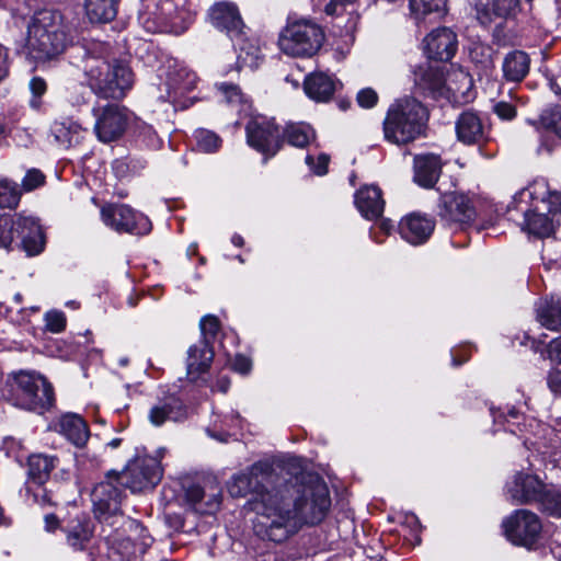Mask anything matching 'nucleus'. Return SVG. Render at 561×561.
<instances>
[{"label":"nucleus","mask_w":561,"mask_h":561,"mask_svg":"<svg viewBox=\"0 0 561 561\" xmlns=\"http://www.w3.org/2000/svg\"><path fill=\"white\" fill-rule=\"evenodd\" d=\"M214 359V350L211 345L199 341L187 350L186 369L187 375L196 380L202 374L206 373Z\"/></svg>","instance_id":"nucleus-31"},{"label":"nucleus","mask_w":561,"mask_h":561,"mask_svg":"<svg viewBox=\"0 0 561 561\" xmlns=\"http://www.w3.org/2000/svg\"><path fill=\"white\" fill-rule=\"evenodd\" d=\"M547 385L551 392L561 396V370L551 369L547 376Z\"/></svg>","instance_id":"nucleus-57"},{"label":"nucleus","mask_w":561,"mask_h":561,"mask_svg":"<svg viewBox=\"0 0 561 561\" xmlns=\"http://www.w3.org/2000/svg\"><path fill=\"white\" fill-rule=\"evenodd\" d=\"M188 18L186 0H160L156 12L139 14V22L149 33L178 32Z\"/></svg>","instance_id":"nucleus-8"},{"label":"nucleus","mask_w":561,"mask_h":561,"mask_svg":"<svg viewBox=\"0 0 561 561\" xmlns=\"http://www.w3.org/2000/svg\"><path fill=\"white\" fill-rule=\"evenodd\" d=\"M528 201L536 202L537 208L546 209L553 216L561 211V193L551 191L545 181H535L515 195L516 203L527 205Z\"/></svg>","instance_id":"nucleus-22"},{"label":"nucleus","mask_w":561,"mask_h":561,"mask_svg":"<svg viewBox=\"0 0 561 561\" xmlns=\"http://www.w3.org/2000/svg\"><path fill=\"white\" fill-rule=\"evenodd\" d=\"M549 354L553 359L561 363V336L550 342Z\"/></svg>","instance_id":"nucleus-61"},{"label":"nucleus","mask_w":561,"mask_h":561,"mask_svg":"<svg viewBox=\"0 0 561 561\" xmlns=\"http://www.w3.org/2000/svg\"><path fill=\"white\" fill-rule=\"evenodd\" d=\"M434 228L433 219L419 214L409 215L399 224V232L402 239L414 245L426 242Z\"/></svg>","instance_id":"nucleus-27"},{"label":"nucleus","mask_w":561,"mask_h":561,"mask_svg":"<svg viewBox=\"0 0 561 561\" xmlns=\"http://www.w3.org/2000/svg\"><path fill=\"white\" fill-rule=\"evenodd\" d=\"M131 531L137 536L136 542L144 541L147 536H150L148 530L140 523H131Z\"/></svg>","instance_id":"nucleus-62"},{"label":"nucleus","mask_w":561,"mask_h":561,"mask_svg":"<svg viewBox=\"0 0 561 561\" xmlns=\"http://www.w3.org/2000/svg\"><path fill=\"white\" fill-rule=\"evenodd\" d=\"M164 448H160L156 456H137L130 460L119 473L122 485L133 493L153 489L162 479L163 468L161 458Z\"/></svg>","instance_id":"nucleus-7"},{"label":"nucleus","mask_w":561,"mask_h":561,"mask_svg":"<svg viewBox=\"0 0 561 561\" xmlns=\"http://www.w3.org/2000/svg\"><path fill=\"white\" fill-rule=\"evenodd\" d=\"M221 489L215 482L204 485L193 483L185 489V500L192 510L202 515L216 513L221 504Z\"/></svg>","instance_id":"nucleus-18"},{"label":"nucleus","mask_w":561,"mask_h":561,"mask_svg":"<svg viewBox=\"0 0 561 561\" xmlns=\"http://www.w3.org/2000/svg\"><path fill=\"white\" fill-rule=\"evenodd\" d=\"M324 33L314 22L296 21L280 33L278 46L280 50L293 57H311L322 46Z\"/></svg>","instance_id":"nucleus-6"},{"label":"nucleus","mask_w":561,"mask_h":561,"mask_svg":"<svg viewBox=\"0 0 561 561\" xmlns=\"http://www.w3.org/2000/svg\"><path fill=\"white\" fill-rule=\"evenodd\" d=\"M445 80L443 69L439 66L425 64L414 71L415 85L423 92L433 95L443 94Z\"/></svg>","instance_id":"nucleus-33"},{"label":"nucleus","mask_w":561,"mask_h":561,"mask_svg":"<svg viewBox=\"0 0 561 561\" xmlns=\"http://www.w3.org/2000/svg\"><path fill=\"white\" fill-rule=\"evenodd\" d=\"M152 542L153 539L151 536H147L145 540L140 542H136V539L131 537H126L117 542V551L123 558L129 560L138 554H144Z\"/></svg>","instance_id":"nucleus-42"},{"label":"nucleus","mask_w":561,"mask_h":561,"mask_svg":"<svg viewBox=\"0 0 561 561\" xmlns=\"http://www.w3.org/2000/svg\"><path fill=\"white\" fill-rule=\"evenodd\" d=\"M66 328V318H45L44 329L51 333H60Z\"/></svg>","instance_id":"nucleus-58"},{"label":"nucleus","mask_w":561,"mask_h":561,"mask_svg":"<svg viewBox=\"0 0 561 561\" xmlns=\"http://www.w3.org/2000/svg\"><path fill=\"white\" fill-rule=\"evenodd\" d=\"M21 198V191L18 184L8 180L0 181V207L14 208Z\"/></svg>","instance_id":"nucleus-44"},{"label":"nucleus","mask_w":561,"mask_h":561,"mask_svg":"<svg viewBox=\"0 0 561 561\" xmlns=\"http://www.w3.org/2000/svg\"><path fill=\"white\" fill-rule=\"evenodd\" d=\"M57 458L47 455H32L27 461L28 480L26 484H34V486H43L49 479L50 472L55 468Z\"/></svg>","instance_id":"nucleus-35"},{"label":"nucleus","mask_w":561,"mask_h":561,"mask_svg":"<svg viewBox=\"0 0 561 561\" xmlns=\"http://www.w3.org/2000/svg\"><path fill=\"white\" fill-rule=\"evenodd\" d=\"M442 168L443 162L438 154H416L413 160V180L424 188H432L440 176Z\"/></svg>","instance_id":"nucleus-26"},{"label":"nucleus","mask_w":561,"mask_h":561,"mask_svg":"<svg viewBox=\"0 0 561 561\" xmlns=\"http://www.w3.org/2000/svg\"><path fill=\"white\" fill-rule=\"evenodd\" d=\"M456 135L465 145H481L486 140V130L480 114L473 110H466L458 116Z\"/></svg>","instance_id":"nucleus-24"},{"label":"nucleus","mask_w":561,"mask_h":561,"mask_svg":"<svg viewBox=\"0 0 561 561\" xmlns=\"http://www.w3.org/2000/svg\"><path fill=\"white\" fill-rule=\"evenodd\" d=\"M16 241L15 217L0 216V247L9 248Z\"/></svg>","instance_id":"nucleus-47"},{"label":"nucleus","mask_w":561,"mask_h":561,"mask_svg":"<svg viewBox=\"0 0 561 561\" xmlns=\"http://www.w3.org/2000/svg\"><path fill=\"white\" fill-rule=\"evenodd\" d=\"M44 522L47 531H55L59 527V519L55 514L45 515Z\"/></svg>","instance_id":"nucleus-63"},{"label":"nucleus","mask_w":561,"mask_h":561,"mask_svg":"<svg viewBox=\"0 0 561 561\" xmlns=\"http://www.w3.org/2000/svg\"><path fill=\"white\" fill-rule=\"evenodd\" d=\"M83 131L77 123L70 121H56L50 127V133L56 142L65 148L78 145L81 141Z\"/></svg>","instance_id":"nucleus-38"},{"label":"nucleus","mask_w":561,"mask_h":561,"mask_svg":"<svg viewBox=\"0 0 561 561\" xmlns=\"http://www.w3.org/2000/svg\"><path fill=\"white\" fill-rule=\"evenodd\" d=\"M33 485L26 484V493L32 499V502L41 506H51L54 503L50 492L43 486H35L34 489Z\"/></svg>","instance_id":"nucleus-49"},{"label":"nucleus","mask_w":561,"mask_h":561,"mask_svg":"<svg viewBox=\"0 0 561 561\" xmlns=\"http://www.w3.org/2000/svg\"><path fill=\"white\" fill-rule=\"evenodd\" d=\"M30 89L33 94V99L31 100V106L34 108H38L41 106V96L45 94L47 90V84L44 79L39 77H34L30 81Z\"/></svg>","instance_id":"nucleus-51"},{"label":"nucleus","mask_w":561,"mask_h":561,"mask_svg":"<svg viewBox=\"0 0 561 561\" xmlns=\"http://www.w3.org/2000/svg\"><path fill=\"white\" fill-rule=\"evenodd\" d=\"M438 216L447 226L468 225L476 217V209L469 196L451 192L443 194L438 204Z\"/></svg>","instance_id":"nucleus-16"},{"label":"nucleus","mask_w":561,"mask_h":561,"mask_svg":"<svg viewBox=\"0 0 561 561\" xmlns=\"http://www.w3.org/2000/svg\"><path fill=\"white\" fill-rule=\"evenodd\" d=\"M118 471L110 470L105 479L99 482L92 491L94 513L101 520L116 516L121 512V503L124 490Z\"/></svg>","instance_id":"nucleus-11"},{"label":"nucleus","mask_w":561,"mask_h":561,"mask_svg":"<svg viewBox=\"0 0 561 561\" xmlns=\"http://www.w3.org/2000/svg\"><path fill=\"white\" fill-rule=\"evenodd\" d=\"M428 118L426 107L414 98L396 101L383 121L386 140L396 145L411 142L423 135Z\"/></svg>","instance_id":"nucleus-3"},{"label":"nucleus","mask_w":561,"mask_h":561,"mask_svg":"<svg viewBox=\"0 0 561 561\" xmlns=\"http://www.w3.org/2000/svg\"><path fill=\"white\" fill-rule=\"evenodd\" d=\"M513 207L524 215L523 230L538 238L550 237L554 231L553 215L546 209L537 208L536 202L528 201V204L512 202Z\"/></svg>","instance_id":"nucleus-17"},{"label":"nucleus","mask_w":561,"mask_h":561,"mask_svg":"<svg viewBox=\"0 0 561 561\" xmlns=\"http://www.w3.org/2000/svg\"><path fill=\"white\" fill-rule=\"evenodd\" d=\"M529 56L523 50H513L503 60V76L507 81L520 82L529 72Z\"/></svg>","instance_id":"nucleus-36"},{"label":"nucleus","mask_w":561,"mask_h":561,"mask_svg":"<svg viewBox=\"0 0 561 561\" xmlns=\"http://www.w3.org/2000/svg\"><path fill=\"white\" fill-rule=\"evenodd\" d=\"M92 115L94 117V134L99 141L103 144L121 139L127 130L130 121L127 107L116 103L94 107Z\"/></svg>","instance_id":"nucleus-9"},{"label":"nucleus","mask_w":561,"mask_h":561,"mask_svg":"<svg viewBox=\"0 0 561 561\" xmlns=\"http://www.w3.org/2000/svg\"><path fill=\"white\" fill-rule=\"evenodd\" d=\"M356 100L359 106L370 108L376 105L378 95L371 88H365L357 93Z\"/></svg>","instance_id":"nucleus-54"},{"label":"nucleus","mask_w":561,"mask_h":561,"mask_svg":"<svg viewBox=\"0 0 561 561\" xmlns=\"http://www.w3.org/2000/svg\"><path fill=\"white\" fill-rule=\"evenodd\" d=\"M94 530V523L85 515H77L62 528L67 546L73 551H87L88 561H94L91 550Z\"/></svg>","instance_id":"nucleus-19"},{"label":"nucleus","mask_w":561,"mask_h":561,"mask_svg":"<svg viewBox=\"0 0 561 561\" xmlns=\"http://www.w3.org/2000/svg\"><path fill=\"white\" fill-rule=\"evenodd\" d=\"M81 69L93 93L103 99L121 100L134 83V73L124 62L107 61L88 53L81 60Z\"/></svg>","instance_id":"nucleus-2"},{"label":"nucleus","mask_w":561,"mask_h":561,"mask_svg":"<svg viewBox=\"0 0 561 561\" xmlns=\"http://www.w3.org/2000/svg\"><path fill=\"white\" fill-rule=\"evenodd\" d=\"M45 181L44 174L37 169H31L26 172L22 185L25 191H32L41 186Z\"/></svg>","instance_id":"nucleus-53"},{"label":"nucleus","mask_w":561,"mask_h":561,"mask_svg":"<svg viewBox=\"0 0 561 561\" xmlns=\"http://www.w3.org/2000/svg\"><path fill=\"white\" fill-rule=\"evenodd\" d=\"M304 89L310 99L327 102L335 91V81L324 72H313L306 77Z\"/></svg>","instance_id":"nucleus-34"},{"label":"nucleus","mask_w":561,"mask_h":561,"mask_svg":"<svg viewBox=\"0 0 561 561\" xmlns=\"http://www.w3.org/2000/svg\"><path fill=\"white\" fill-rule=\"evenodd\" d=\"M216 88L225 102L228 105L236 107L239 114L249 113L251 103L238 84L231 82H221L216 83Z\"/></svg>","instance_id":"nucleus-39"},{"label":"nucleus","mask_w":561,"mask_h":561,"mask_svg":"<svg viewBox=\"0 0 561 561\" xmlns=\"http://www.w3.org/2000/svg\"><path fill=\"white\" fill-rule=\"evenodd\" d=\"M538 316H561V298L551 296L538 308Z\"/></svg>","instance_id":"nucleus-52"},{"label":"nucleus","mask_w":561,"mask_h":561,"mask_svg":"<svg viewBox=\"0 0 561 561\" xmlns=\"http://www.w3.org/2000/svg\"><path fill=\"white\" fill-rule=\"evenodd\" d=\"M67 45V33L61 15L54 11L35 14L27 28L26 48L35 60H48L61 54Z\"/></svg>","instance_id":"nucleus-4"},{"label":"nucleus","mask_w":561,"mask_h":561,"mask_svg":"<svg viewBox=\"0 0 561 561\" xmlns=\"http://www.w3.org/2000/svg\"><path fill=\"white\" fill-rule=\"evenodd\" d=\"M232 497H245L255 513L254 533L264 540L283 542L302 525H318L328 515L331 499L318 476L284 478L268 461H256L233 474L228 484Z\"/></svg>","instance_id":"nucleus-1"},{"label":"nucleus","mask_w":561,"mask_h":561,"mask_svg":"<svg viewBox=\"0 0 561 561\" xmlns=\"http://www.w3.org/2000/svg\"><path fill=\"white\" fill-rule=\"evenodd\" d=\"M84 9L92 23H107L116 16L114 0H85Z\"/></svg>","instance_id":"nucleus-40"},{"label":"nucleus","mask_w":561,"mask_h":561,"mask_svg":"<svg viewBox=\"0 0 561 561\" xmlns=\"http://www.w3.org/2000/svg\"><path fill=\"white\" fill-rule=\"evenodd\" d=\"M198 150L213 153L221 147V138L214 131L208 129H197L194 134Z\"/></svg>","instance_id":"nucleus-43"},{"label":"nucleus","mask_w":561,"mask_h":561,"mask_svg":"<svg viewBox=\"0 0 561 561\" xmlns=\"http://www.w3.org/2000/svg\"><path fill=\"white\" fill-rule=\"evenodd\" d=\"M251 360L243 355H237L232 363V368L243 375L251 370Z\"/></svg>","instance_id":"nucleus-59"},{"label":"nucleus","mask_w":561,"mask_h":561,"mask_svg":"<svg viewBox=\"0 0 561 561\" xmlns=\"http://www.w3.org/2000/svg\"><path fill=\"white\" fill-rule=\"evenodd\" d=\"M105 226L119 233L146 234L151 230L150 220L124 204H106L101 208Z\"/></svg>","instance_id":"nucleus-12"},{"label":"nucleus","mask_w":561,"mask_h":561,"mask_svg":"<svg viewBox=\"0 0 561 561\" xmlns=\"http://www.w3.org/2000/svg\"><path fill=\"white\" fill-rule=\"evenodd\" d=\"M505 537L516 546L531 549L538 541L542 524L537 514L528 510H516L502 522Z\"/></svg>","instance_id":"nucleus-10"},{"label":"nucleus","mask_w":561,"mask_h":561,"mask_svg":"<svg viewBox=\"0 0 561 561\" xmlns=\"http://www.w3.org/2000/svg\"><path fill=\"white\" fill-rule=\"evenodd\" d=\"M197 83V76L184 66H169L165 79L167 101L176 102L185 93L192 91Z\"/></svg>","instance_id":"nucleus-25"},{"label":"nucleus","mask_w":561,"mask_h":561,"mask_svg":"<svg viewBox=\"0 0 561 561\" xmlns=\"http://www.w3.org/2000/svg\"><path fill=\"white\" fill-rule=\"evenodd\" d=\"M355 205L365 218H379L385 206L380 188L375 185L362 187L355 194Z\"/></svg>","instance_id":"nucleus-30"},{"label":"nucleus","mask_w":561,"mask_h":561,"mask_svg":"<svg viewBox=\"0 0 561 561\" xmlns=\"http://www.w3.org/2000/svg\"><path fill=\"white\" fill-rule=\"evenodd\" d=\"M539 504L547 514L561 518V492L545 489Z\"/></svg>","instance_id":"nucleus-45"},{"label":"nucleus","mask_w":561,"mask_h":561,"mask_svg":"<svg viewBox=\"0 0 561 561\" xmlns=\"http://www.w3.org/2000/svg\"><path fill=\"white\" fill-rule=\"evenodd\" d=\"M444 90L457 103H468L474 99L472 77L461 68L453 69L448 73Z\"/></svg>","instance_id":"nucleus-29"},{"label":"nucleus","mask_w":561,"mask_h":561,"mask_svg":"<svg viewBox=\"0 0 561 561\" xmlns=\"http://www.w3.org/2000/svg\"><path fill=\"white\" fill-rule=\"evenodd\" d=\"M477 19L483 25L492 22V16L499 18H515L520 11L519 0H493L490 2H482L477 0L474 2Z\"/></svg>","instance_id":"nucleus-28"},{"label":"nucleus","mask_w":561,"mask_h":561,"mask_svg":"<svg viewBox=\"0 0 561 561\" xmlns=\"http://www.w3.org/2000/svg\"><path fill=\"white\" fill-rule=\"evenodd\" d=\"M540 123L561 138V107L545 110L540 115Z\"/></svg>","instance_id":"nucleus-48"},{"label":"nucleus","mask_w":561,"mask_h":561,"mask_svg":"<svg viewBox=\"0 0 561 561\" xmlns=\"http://www.w3.org/2000/svg\"><path fill=\"white\" fill-rule=\"evenodd\" d=\"M495 114L502 119H513L516 116V108L513 104L500 101L493 107Z\"/></svg>","instance_id":"nucleus-56"},{"label":"nucleus","mask_w":561,"mask_h":561,"mask_svg":"<svg viewBox=\"0 0 561 561\" xmlns=\"http://www.w3.org/2000/svg\"><path fill=\"white\" fill-rule=\"evenodd\" d=\"M424 50L430 59L448 61L457 50V36L448 27H438L424 38Z\"/></svg>","instance_id":"nucleus-23"},{"label":"nucleus","mask_w":561,"mask_h":561,"mask_svg":"<svg viewBox=\"0 0 561 561\" xmlns=\"http://www.w3.org/2000/svg\"><path fill=\"white\" fill-rule=\"evenodd\" d=\"M539 321L540 328H545L547 330L553 332L561 331V318H537Z\"/></svg>","instance_id":"nucleus-60"},{"label":"nucleus","mask_w":561,"mask_h":561,"mask_svg":"<svg viewBox=\"0 0 561 561\" xmlns=\"http://www.w3.org/2000/svg\"><path fill=\"white\" fill-rule=\"evenodd\" d=\"M447 0H410V15L416 24L437 20L446 12Z\"/></svg>","instance_id":"nucleus-37"},{"label":"nucleus","mask_w":561,"mask_h":561,"mask_svg":"<svg viewBox=\"0 0 561 561\" xmlns=\"http://www.w3.org/2000/svg\"><path fill=\"white\" fill-rule=\"evenodd\" d=\"M192 415V409L176 393H164L148 411L149 422L157 427L168 422L183 423Z\"/></svg>","instance_id":"nucleus-15"},{"label":"nucleus","mask_w":561,"mask_h":561,"mask_svg":"<svg viewBox=\"0 0 561 561\" xmlns=\"http://www.w3.org/2000/svg\"><path fill=\"white\" fill-rule=\"evenodd\" d=\"M330 157L325 153H319L314 159L313 156L307 154L306 163L316 175H324L328 172Z\"/></svg>","instance_id":"nucleus-50"},{"label":"nucleus","mask_w":561,"mask_h":561,"mask_svg":"<svg viewBox=\"0 0 561 561\" xmlns=\"http://www.w3.org/2000/svg\"><path fill=\"white\" fill-rule=\"evenodd\" d=\"M15 231L19 247L28 256L39 254L45 244L42 227L34 217L15 215Z\"/></svg>","instance_id":"nucleus-21"},{"label":"nucleus","mask_w":561,"mask_h":561,"mask_svg":"<svg viewBox=\"0 0 561 561\" xmlns=\"http://www.w3.org/2000/svg\"><path fill=\"white\" fill-rule=\"evenodd\" d=\"M245 131L249 146L264 154L274 156L282 147L278 127L265 116L251 118Z\"/></svg>","instance_id":"nucleus-13"},{"label":"nucleus","mask_w":561,"mask_h":561,"mask_svg":"<svg viewBox=\"0 0 561 561\" xmlns=\"http://www.w3.org/2000/svg\"><path fill=\"white\" fill-rule=\"evenodd\" d=\"M7 400L20 409L43 414L54 405L55 392L44 376L21 370L8 380Z\"/></svg>","instance_id":"nucleus-5"},{"label":"nucleus","mask_w":561,"mask_h":561,"mask_svg":"<svg viewBox=\"0 0 561 561\" xmlns=\"http://www.w3.org/2000/svg\"><path fill=\"white\" fill-rule=\"evenodd\" d=\"M59 433L76 447L85 446L90 431L85 421L78 414L67 413L59 419Z\"/></svg>","instance_id":"nucleus-32"},{"label":"nucleus","mask_w":561,"mask_h":561,"mask_svg":"<svg viewBox=\"0 0 561 561\" xmlns=\"http://www.w3.org/2000/svg\"><path fill=\"white\" fill-rule=\"evenodd\" d=\"M211 24L218 30L225 31L233 42L236 48L245 51L244 24L238 8L231 2H219L209 11Z\"/></svg>","instance_id":"nucleus-14"},{"label":"nucleus","mask_w":561,"mask_h":561,"mask_svg":"<svg viewBox=\"0 0 561 561\" xmlns=\"http://www.w3.org/2000/svg\"><path fill=\"white\" fill-rule=\"evenodd\" d=\"M546 485L533 474L516 472L506 484V494L513 504L539 503Z\"/></svg>","instance_id":"nucleus-20"},{"label":"nucleus","mask_w":561,"mask_h":561,"mask_svg":"<svg viewBox=\"0 0 561 561\" xmlns=\"http://www.w3.org/2000/svg\"><path fill=\"white\" fill-rule=\"evenodd\" d=\"M230 388V379L227 376H220L215 385V389L221 393H226Z\"/></svg>","instance_id":"nucleus-64"},{"label":"nucleus","mask_w":561,"mask_h":561,"mask_svg":"<svg viewBox=\"0 0 561 561\" xmlns=\"http://www.w3.org/2000/svg\"><path fill=\"white\" fill-rule=\"evenodd\" d=\"M89 95L87 89L82 85H75L68 90V100L72 105L81 106L87 103V96Z\"/></svg>","instance_id":"nucleus-55"},{"label":"nucleus","mask_w":561,"mask_h":561,"mask_svg":"<svg viewBox=\"0 0 561 561\" xmlns=\"http://www.w3.org/2000/svg\"><path fill=\"white\" fill-rule=\"evenodd\" d=\"M199 329L202 342L210 345L221 333V323L219 318H201Z\"/></svg>","instance_id":"nucleus-46"},{"label":"nucleus","mask_w":561,"mask_h":561,"mask_svg":"<svg viewBox=\"0 0 561 561\" xmlns=\"http://www.w3.org/2000/svg\"><path fill=\"white\" fill-rule=\"evenodd\" d=\"M283 135L289 145L297 148H305L316 140L314 129L309 124L305 123L288 124Z\"/></svg>","instance_id":"nucleus-41"}]
</instances>
